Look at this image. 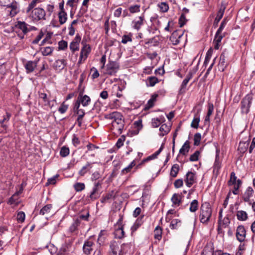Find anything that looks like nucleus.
Wrapping results in <instances>:
<instances>
[{
  "label": "nucleus",
  "mask_w": 255,
  "mask_h": 255,
  "mask_svg": "<svg viewBox=\"0 0 255 255\" xmlns=\"http://www.w3.org/2000/svg\"><path fill=\"white\" fill-rule=\"evenodd\" d=\"M40 50L43 56H46L50 55L52 53L54 50V48L50 46H47L43 48H41Z\"/></svg>",
  "instance_id": "obj_29"
},
{
  "label": "nucleus",
  "mask_w": 255,
  "mask_h": 255,
  "mask_svg": "<svg viewBox=\"0 0 255 255\" xmlns=\"http://www.w3.org/2000/svg\"><path fill=\"white\" fill-rule=\"evenodd\" d=\"M200 152L198 150L196 151L193 154H192L189 160L190 161H196L198 160L199 155Z\"/></svg>",
  "instance_id": "obj_59"
},
{
  "label": "nucleus",
  "mask_w": 255,
  "mask_h": 255,
  "mask_svg": "<svg viewBox=\"0 0 255 255\" xmlns=\"http://www.w3.org/2000/svg\"><path fill=\"white\" fill-rule=\"evenodd\" d=\"M230 223V220L229 217H225L223 220H221V225H218V230H219L220 229V227L222 226L224 228L227 227Z\"/></svg>",
  "instance_id": "obj_46"
},
{
  "label": "nucleus",
  "mask_w": 255,
  "mask_h": 255,
  "mask_svg": "<svg viewBox=\"0 0 255 255\" xmlns=\"http://www.w3.org/2000/svg\"><path fill=\"white\" fill-rule=\"evenodd\" d=\"M237 217L238 220L245 221L247 220L248 216L246 211L240 210L237 211Z\"/></svg>",
  "instance_id": "obj_26"
},
{
  "label": "nucleus",
  "mask_w": 255,
  "mask_h": 255,
  "mask_svg": "<svg viewBox=\"0 0 255 255\" xmlns=\"http://www.w3.org/2000/svg\"><path fill=\"white\" fill-rule=\"evenodd\" d=\"M128 10L131 13L138 12L140 11V5L138 4L130 5L128 7Z\"/></svg>",
  "instance_id": "obj_48"
},
{
  "label": "nucleus",
  "mask_w": 255,
  "mask_h": 255,
  "mask_svg": "<svg viewBox=\"0 0 255 255\" xmlns=\"http://www.w3.org/2000/svg\"><path fill=\"white\" fill-rule=\"evenodd\" d=\"M125 140V136L124 135L121 136L118 140L116 146L118 149L122 147L124 144V142Z\"/></svg>",
  "instance_id": "obj_56"
},
{
  "label": "nucleus",
  "mask_w": 255,
  "mask_h": 255,
  "mask_svg": "<svg viewBox=\"0 0 255 255\" xmlns=\"http://www.w3.org/2000/svg\"><path fill=\"white\" fill-rule=\"evenodd\" d=\"M200 121V116L199 114H196L194 115V117L192 120V123L191 124V127L194 128H198L199 127V124Z\"/></svg>",
  "instance_id": "obj_32"
},
{
  "label": "nucleus",
  "mask_w": 255,
  "mask_h": 255,
  "mask_svg": "<svg viewBox=\"0 0 255 255\" xmlns=\"http://www.w3.org/2000/svg\"><path fill=\"white\" fill-rule=\"evenodd\" d=\"M18 193L16 192L11 197L9 198L7 201L9 205L17 204L18 202Z\"/></svg>",
  "instance_id": "obj_33"
},
{
  "label": "nucleus",
  "mask_w": 255,
  "mask_h": 255,
  "mask_svg": "<svg viewBox=\"0 0 255 255\" xmlns=\"http://www.w3.org/2000/svg\"><path fill=\"white\" fill-rule=\"evenodd\" d=\"M38 61H28L26 63L24 67L27 73L32 72L37 67Z\"/></svg>",
  "instance_id": "obj_18"
},
{
  "label": "nucleus",
  "mask_w": 255,
  "mask_h": 255,
  "mask_svg": "<svg viewBox=\"0 0 255 255\" xmlns=\"http://www.w3.org/2000/svg\"><path fill=\"white\" fill-rule=\"evenodd\" d=\"M171 200L173 204L175 205H178L179 206L181 202V197L180 195L174 193L172 195Z\"/></svg>",
  "instance_id": "obj_40"
},
{
  "label": "nucleus",
  "mask_w": 255,
  "mask_h": 255,
  "mask_svg": "<svg viewBox=\"0 0 255 255\" xmlns=\"http://www.w3.org/2000/svg\"><path fill=\"white\" fill-rule=\"evenodd\" d=\"M67 42L64 40H61L58 42V48L59 50H65L67 48Z\"/></svg>",
  "instance_id": "obj_61"
},
{
  "label": "nucleus",
  "mask_w": 255,
  "mask_h": 255,
  "mask_svg": "<svg viewBox=\"0 0 255 255\" xmlns=\"http://www.w3.org/2000/svg\"><path fill=\"white\" fill-rule=\"evenodd\" d=\"M164 118L160 117L157 118H154L152 119V126L153 128H157L159 125L163 122V119Z\"/></svg>",
  "instance_id": "obj_43"
},
{
  "label": "nucleus",
  "mask_w": 255,
  "mask_h": 255,
  "mask_svg": "<svg viewBox=\"0 0 255 255\" xmlns=\"http://www.w3.org/2000/svg\"><path fill=\"white\" fill-rule=\"evenodd\" d=\"M186 19L184 13H182L179 19V24L182 27L186 23Z\"/></svg>",
  "instance_id": "obj_62"
},
{
  "label": "nucleus",
  "mask_w": 255,
  "mask_h": 255,
  "mask_svg": "<svg viewBox=\"0 0 255 255\" xmlns=\"http://www.w3.org/2000/svg\"><path fill=\"white\" fill-rule=\"evenodd\" d=\"M28 25L24 21H18L15 24V27L21 30L23 35H25L30 31V29H28L27 27Z\"/></svg>",
  "instance_id": "obj_17"
},
{
  "label": "nucleus",
  "mask_w": 255,
  "mask_h": 255,
  "mask_svg": "<svg viewBox=\"0 0 255 255\" xmlns=\"http://www.w3.org/2000/svg\"><path fill=\"white\" fill-rule=\"evenodd\" d=\"M68 108V105H65L64 102H63L58 109V111L61 114L65 113Z\"/></svg>",
  "instance_id": "obj_60"
},
{
  "label": "nucleus",
  "mask_w": 255,
  "mask_h": 255,
  "mask_svg": "<svg viewBox=\"0 0 255 255\" xmlns=\"http://www.w3.org/2000/svg\"><path fill=\"white\" fill-rule=\"evenodd\" d=\"M158 6L159 7L161 11L165 12L169 9L168 4L165 2H162L158 4Z\"/></svg>",
  "instance_id": "obj_47"
},
{
  "label": "nucleus",
  "mask_w": 255,
  "mask_h": 255,
  "mask_svg": "<svg viewBox=\"0 0 255 255\" xmlns=\"http://www.w3.org/2000/svg\"><path fill=\"white\" fill-rule=\"evenodd\" d=\"M192 74L191 72H189L181 84L180 88L178 92L179 94H182L183 93H185L186 86L188 83L189 82V80L192 78Z\"/></svg>",
  "instance_id": "obj_15"
},
{
  "label": "nucleus",
  "mask_w": 255,
  "mask_h": 255,
  "mask_svg": "<svg viewBox=\"0 0 255 255\" xmlns=\"http://www.w3.org/2000/svg\"><path fill=\"white\" fill-rule=\"evenodd\" d=\"M189 143L190 142L188 140H186L184 142V144L179 150L180 154H181L183 155H186V154L189 152L190 148Z\"/></svg>",
  "instance_id": "obj_22"
},
{
  "label": "nucleus",
  "mask_w": 255,
  "mask_h": 255,
  "mask_svg": "<svg viewBox=\"0 0 255 255\" xmlns=\"http://www.w3.org/2000/svg\"><path fill=\"white\" fill-rule=\"evenodd\" d=\"M145 20L144 13H142L141 15L135 17L131 22V27L132 28L138 31L141 27L143 25Z\"/></svg>",
  "instance_id": "obj_6"
},
{
  "label": "nucleus",
  "mask_w": 255,
  "mask_h": 255,
  "mask_svg": "<svg viewBox=\"0 0 255 255\" xmlns=\"http://www.w3.org/2000/svg\"><path fill=\"white\" fill-rule=\"evenodd\" d=\"M158 43V36H154L151 38H148L145 40V44L146 45L156 46Z\"/></svg>",
  "instance_id": "obj_27"
},
{
  "label": "nucleus",
  "mask_w": 255,
  "mask_h": 255,
  "mask_svg": "<svg viewBox=\"0 0 255 255\" xmlns=\"http://www.w3.org/2000/svg\"><path fill=\"white\" fill-rule=\"evenodd\" d=\"M52 206L51 204H47L44 206L39 212V214L41 215H44L49 214L51 210Z\"/></svg>",
  "instance_id": "obj_37"
},
{
  "label": "nucleus",
  "mask_w": 255,
  "mask_h": 255,
  "mask_svg": "<svg viewBox=\"0 0 255 255\" xmlns=\"http://www.w3.org/2000/svg\"><path fill=\"white\" fill-rule=\"evenodd\" d=\"M107 234V232L106 230H103L101 231L98 239V242L100 245L104 244Z\"/></svg>",
  "instance_id": "obj_34"
},
{
  "label": "nucleus",
  "mask_w": 255,
  "mask_h": 255,
  "mask_svg": "<svg viewBox=\"0 0 255 255\" xmlns=\"http://www.w3.org/2000/svg\"><path fill=\"white\" fill-rule=\"evenodd\" d=\"M79 44L75 43V42H71L70 44V49L73 52H74L76 51L79 50Z\"/></svg>",
  "instance_id": "obj_63"
},
{
  "label": "nucleus",
  "mask_w": 255,
  "mask_h": 255,
  "mask_svg": "<svg viewBox=\"0 0 255 255\" xmlns=\"http://www.w3.org/2000/svg\"><path fill=\"white\" fill-rule=\"evenodd\" d=\"M228 65L226 53L223 52L220 56V60L218 64V68L220 71H224Z\"/></svg>",
  "instance_id": "obj_14"
},
{
  "label": "nucleus",
  "mask_w": 255,
  "mask_h": 255,
  "mask_svg": "<svg viewBox=\"0 0 255 255\" xmlns=\"http://www.w3.org/2000/svg\"><path fill=\"white\" fill-rule=\"evenodd\" d=\"M29 17L33 22H37L40 20L46 19L45 10L41 7H36L30 11Z\"/></svg>",
  "instance_id": "obj_3"
},
{
  "label": "nucleus",
  "mask_w": 255,
  "mask_h": 255,
  "mask_svg": "<svg viewBox=\"0 0 255 255\" xmlns=\"http://www.w3.org/2000/svg\"><path fill=\"white\" fill-rule=\"evenodd\" d=\"M59 177L58 174H56L51 178H48L47 181L46 183V185L48 186L49 185H54L56 183V179Z\"/></svg>",
  "instance_id": "obj_51"
},
{
  "label": "nucleus",
  "mask_w": 255,
  "mask_h": 255,
  "mask_svg": "<svg viewBox=\"0 0 255 255\" xmlns=\"http://www.w3.org/2000/svg\"><path fill=\"white\" fill-rule=\"evenodd\" d=\"M160 133L159 136H163L164 135L167 134L170 131L169 127L166 124L162 125L159 128Z\"/></svg>",
  "instance_id": "obj_28"
},
{
  "label": "nucleus",
  "mask_w": 255,
  "mask_h": 255,
  "mask_svg": "<svg viewBox=\"0 0 255 255\" xmlns=\"http://www.w3.org/2000/svg\"><path fill=\"white\" fill-rule=\"evenodd\" d=\"M201 139V134L199 132L195 133L194 136V145L198 146L200 144Z\"/></svg>",
  "instance_id": "obj_49"
},
{
  "label": "nucleus",
  "mask_w": 255,
  "mask_h": 255,
  "mask_svg": "<svg viewBox=\"0 0 255 255\" xmlns=\"http://www.w3.org/2000/svg\"><path fill=\"white\" fill-rule=\"evenodd\" d=\"M72 252V242L68 241L62 245L60 249L58 254L60 255H67Z\"/></svg>",
  "instance_id": "obj_7"
},
{
  "label": "nucleus",
  "mask_w": 255,
  "mask_h": 255,
  "mask_svg": "<svg viewBox=\"0 0 255 255\" xmlns=\"http://www.w3.org/2000/svg\"><path fill=\"white\" fill-rule=\"evenodd\" d=\"M75 190L77 192H80L85 188V184L83 183L78 182L74 185Z\"/></svg>",
  "instance_id": "obj_55"
},
{
  "label": "nucleus",
  "mask_w": 255,
  "mask_h": 255,
  "mask_svg": "<svg viewBox=\"0 0 255 255\" xmlns=\"http://www.w3.org/2000/svg\"><path fill=\"white\" fill-rule=\"evenodd\" d=\"M180 222V221L178 219H175L172 220L170 225V228L171 229H176L177 228L178 223Z\"/></svg>",
  "instance_id": "obj_64"
},
{
  "label": "nucleus",
  "mask_w": 255,
  "mask_h": 255,
  "mask_svg": "<svg viewBox=\"0 0 255 255\" xmlns=\"http://www.w3.org/2000/svg\"><path fill=\"white\" fill-rule=\"evenodd\" d=\"M157 97V94H153L151 96V98L148 101L147 104H146L145 106V109H149L150 108L153 107L154 104V102L156 101Z\"/></svg>",
  "instance_id": "obj_23"
},
{
  "label": "nucleus",
  "mask_w": 255,
  "mask_h": 255,
  "mask_svg": "<svg viewBox=\"0 0 255 255\" xmlns=\"http://www.w3.org/2000/svg\"><path fill=\"white\" fill-rule=\"evenodd\" d=\"M226 8V3L224 2H222L220 7L217 12V16L215 18L213 23V25L214 27H216L218 25L219 21L222 18Z\"/></svg>",
  "instance_id": "obj_8"
},
{
  "label": "nucleus",
  "mask_w": 255,
  "mask_h": 255,
  "mask_svg": "<svg viewBox=\"0 0 255 255\" xmlns=\"http://www.w3.org/2000/svg\"><path fill=\"white\" fill-rule=\"evenodd\" d=\"M91 163L87 162V163L79 171V174L81 176H84L91 168Z\"/></svg>",
  "instance_id": "obj_38"
},
{
  "label": "nucleus",
  "mask_w": 255,
  "mask_h": 255,
  "mask_svg": "<svg viewBox=\"0 0 255 255\" xmlns=\"http://www.w3.org/2000/svg\"><path fill=\"white\" fill-rule=\"evenodd\" d=\"M89 216V213L88 212H87L85 215H79L78 218H77L76 219L78 220L81 223L82 221H88Z\"/></svg>",
  "instance_id": "obj_52"
},
{
  "label": "nucleus",
  "mask_w": 255,
  "mask_h": 255,
  "mask_svg": "<svg viewBox=\"0 0 255 255\" xmlns=\"http://www.w3.org/2000/svg\"><path fill=\"white\" fill-rule=\"evenodd\" d=\"M81 223L78 220L75 219L74 220L73 223L69 227V230L71 233H73L78 229V227L81 225Z\"/></svg>",
  "instance_id": "obj_31"
},
{
  "label": "nucleus",
  "mask_w": 255,
  "mask_h": 255,
  "mask_svg": "<svg viewBox=\"0 0 255 255\" xmlns=\"http://www.w3.org/2000/svg\"><path fill=\"white\" fill-rule=\"evenodd\" d=\"M124 120L122 115L119 112H113V133L119 135L122 132L124 127Z\"/></svg>",
  "instance_id": "obj_2"
},
{
  "label": "nucleus",
  "mask_w": 255,
  "mask_h": 255,
  "mask_svg": "<svg viewBox=\"0 0 255 255\" xmlns=\"http://www.w3.org/2000/svg\"><path fill=\"white\" fill-rule=\"evenodd\" d=\"M214 170H218L221 168V163L219 159V155L217 153L216 159L214 164Z\"/></svg>",
  "instance_id": "obj_53"
},
{
  "label": "nucleus",
  "mask_w": 255,
  "mask_h": 255,
  "mask_svg": "<svg viewBox=\"0 0 255 255\" xmlns=\"http://www.w3.org/2000/svg\"><path fill=\"white\" fill-rule=\"evenodd\" d=\"M226 24L227 18H225L221 22V24L216 32H218V33H222V31L223 30Z\"/></svg>",
  "instance_id": "obj_54"
},
{
  "label": "nucleus",
  "mask_w": 255,
  "mask_h": 255,
  "mask_svg": "<svg viewBox=\"0 0 255 255\" xmlns=\"http://www.w3.org/2000/svg\"><path fill=\"white\" fill-rule=\"evenodd\" d=\"M199 202L197 200H193L190 204L189 211L191 212H195L198 209Z\"/></svg>",
  "instance_id": "obj_36"
},
{
  "label": "nucleus",
  "mask_w": 255,
  "mask_h": 255,
  "mask_svg": "<svg viewBox=\"0 0 255 255\" xmlns=\"http://www.w3.org/2000/svg\"><path fill=\"white\" fill-rule=\"evenodd\" d=\"M195 180V175L191 171H188L186 174L185 180L186 185L187 187H190L193 184Z\"/></svg>",
  "instance_id": "obj_16"
},
{
  "label": "nucleus",
  "mask_w": 255,
  "mask_h": 255,
  "mask_svg": "<svg viewBox=\"0 0 255 255\" xmlns=\"http://www.w3.org/2000/svg\"><path fill=\"white\" fill-rule=\"evenodd\" d=\"M59 21L61 25L64 24L67 20V14L66 11H59L58 14Z\"/></svg>",
  "instance_id": "obj_25"
},
{
  "label": "nucleus",
  "mask_w": 255,
  "mask_h": 255,
  "mask_svg": "<svg viewBox=\"0 0 255 255\" xmlns=\"http://www.w3.org/2000/svg\"><path fill=\"white\" fill-rule=\"evenodd\" d=\"M82 44H83L84 46L81 50L80 54V59L81 60L83 59L84 60H85L91 52V47L89 45H87L84 43V40L82 41Z\"/></svg>",
  "instance_id": "obj_11"
},
{
  "label": "nucleus",
  "mask_w": 255,
  "mask_h": 255,
  "mask_svg": "<svg viewBox=\"0 0 255 255\" xmlns=\"http://www.w3.org/2000/svg\"><path fill=\"white\" fill-rule=\"evenodd\" d=\"M236 237L237 240L240 242H243L245 241L246 236V231L244 226H239L236 231Z\"/></svg>",
  "instance_id": "obj_9"
},
{
  "label": "nucleus",
  "mask_w": 255,
  "mask_h": 255,
  "mask_svg": "<svg viewBox=\"0 0 255 255\" xmlns=\"http://www.w3.org/2000/svg\"><path fill=\"white\" fill-rule=\"evenodd\" d=\"M253 100V94H247L241 102V109L242 114H248Z\"/></svg>",
  "instance_id": "obj_4"
},
{
  "label": "nucleus",
  "mask_w": 255,
  "mask_h": 255,
  "mask_svg": "<svg viewBox=\"0 0 255 255\" xmlns=\"http://www.w3.org/2000/svg\"><path fill=\"white\" fill-rule=\"evenodd\" d=\"M158 82V80L156 77L151 76L148 77L146 80V85L147 86L153 87Z\"/></svg>",
  "instance_id": "obj_30"
},
{
  "label": "nucleus",
  "mask_w": 255,
  "mask_h": 255,
  "mask_svg": "<svg viewBox=\"0 0 255 255\" xmlns=\"http://www.w3.org/2000/svg\"><path fill=\"white\" fill-rule=\"evenodd\" d=\"M212 211L211 205L209 202L202 203L199 211L200 222L203 224L207 225L211 220Z\"/></svg>",
  "instance_id": "obj_1"
},
{
  "label": "nucleus",
  "mask_w": 255,
  "mask_h": 255,
  "mask_svg": "<svg viewBox=\"0 0 255 255\" xmlns=\"http://www.w3.org/2000/svg\"><path fill=\"white\" fill-rule=\"evenodd\" d=\"M144 217V215H142L137 218L132 226L131 227V230L132 232H134L137 230V229L142 224V220Z\"/></svg>",
  "instance_id": "obj_24"
},
{
  "label": "nucleus",
  "mask_w": 255,
  "mask_h": 255,
  "mask_svg": "<svg viewBox=\"0 0 255 255\" xmlns=\"http://www.w3.org/2000/svg\"><path fill=\"white\" fill-rule=\"evenodd\" d=\"M162 229L159 226H157L154 231V236L155 239L160 240L162 237Z\"/></svg>",
  "instance_id": "obj_39"
},
{
  "label": "nucleus",
  "mask_w": 255,
  "mask_h": 255,
  "mask_svg": "<svg viewBox=\"0 0 255 255\" xmlns=\"http://www.w3.org/2000/svg\"><path fill=\"white\" fill-rule=\"evenodd\" d=\"M237 177L236 176V174L234 172H231L230 174V178L228 181V184L229 186H232L233 184H235L237 182Z\"/></svg>",
  "instance_id": "obj_44"
},
{
  "label": "nucleus",
  "mask_w": 255,
  "mask_h": 255,
  "mask_svg": "<svg viewBox=\"0 0 255 255\" xmlns=\"http://www.w3.org/2000/svg\"><path fill=\"white\" fill-rule=\"evenodd\" d=\"M225 36V33H218V32H216L214 39L213 40V43H214V48L215 49H219L220 44Z\"/></svg>",
  "instance_id": "obj_19"
},
{
  "label": "nucleus",
  "mask_w": 255,
  "mask_h": 255,
  "mask_svg": "<svg viewBox=\"0 0 255 255\" xmlns=\"http://www.w3.org/2000/svg\"><path fill=\"white\" fill-rule=\"evenodd\" d=\"M25 215L23 212H19L17 215V220L18 222L22 223L25 220Z\"/></svg>",
  "instance_id": "obj_58"
},
{
  "label": "nucleus",
  "mask_w": 255,
  "mask_h": 255,
  "mask_svg": "<svg viewBox=\"0 0 255 255\" xmlns=\"http://www.w3.org/2000/svg\"><path fill=\"white\" fill-rule=\"evenodd\" d=\"M95 244L92 241L87 240L84 243L83 246V251L84 254L89 255L91 254V252L93 251V247Z\"/></svg>",
  "instance_id": "obj_10"
},
{
  "label": "nucleus",
  "mask_w": 255,
  "mask_h": 255,
  "mask_svg": "<svg viewBox=\"0 0 255 255\" xmlns=\"http://www.w3.org/2000/svg\"><path fill=\"white\" fill-rule=\"evenodd\" d=\"M79 100L80 101L82 105L84 107H85L89 105V102H90L91 99L89 96L85 95L81 97L80 99H79Z\"/></svg>",
  "instance_id": "obj_45"
},
{
  "label": "nucleus",
  "mask_w": 255,
  "mask_h": 255,
  "mask_svg": "<svg viewBox=\"0 0 255 255\" xmlns=\"http://www.w3.org/2000/svg\"><path fill=\"white\" fill-rule=\"evenodd\" d=\"M123 218L120 217L115 225L114 235L115 238L122 239L124 237V231L122 225Z\"/></svg>",
  "instance_id": "obj_5"
},
{
  "label": "nucleus",
  "mask_w": 255,
  "mask_h": 255,
  "mask_svg": "<svg viewBox=\"0 0 255 255\" xmlns=\"http://www.w3.org/2000/svg\"><path fill=\"white\" fill-rule=\"evenodd\" d=\"M42 2L40 0H32L29 3L28 6L26 9V13L29 12L32 9L35 8V6L38 3Z\"/></svg>",
  "instance_id": "obj_41"
},
{
  "label": "nucleus",
  "mask_w": 255,
  "mask_h": 255,
  "mask_svg": "<svg viewBox=\"0 0 255 255\" xmlns=\"http://www.w3.org/2000/svg\"><path fill=\"white\" fill-rule=\"evenodd\" d=\"M4 0H0V5L2 6H6L8 8H11V11H10V14L11 16H14L17 13V4L15 1H13L9 4H4L3 1Z\"/></svg>",
  "instance_id": "obj_12"
},
{
  "label": "nucleus",
  "mask_w": 255,
  "mask_h": 255,
  "mask_svg": "<svg viewBox=\"0 0 255 255\" xmlns=\"http://www.w3.org/2000/svg\"><path fill=\"white\" fill-rule=\"evenodd\" d=\"M66 65V61L64 59L56 60L53 64V68L56 70L61 71Z\"/></svg>",
  "instance_id": "obj_20"
},
{
  "label": "nucleus",
  "mask_w": 255,
  "mask_h": 255,
  "mask_svg": "<svg viewBox=\"0 0 255 255\" xmlns=\"http://www.w3.org/2000/svg\"><path fill=\"white\" fill-rule=\"evenodd\" d=\"M69 149L66 146H63L60 151V155L63 157L68 156L69 154Z\"/></svg>",
  "instance_id": "obj_50"
},
{
  "label": "nucleus",
  "mask_w": 255,
  "mask_h": 255,
  "mask_svg": "<svg viewBox=\"0 0 255 255\" xmlns=\"http://www.w3.org/2000/svg\"><path fill=\"white\" fill-rule=\"evenodd\" d=\"M182 36V34L178 36V38H177V31H174L170 37V40L172 42L173 45H177L179 43V38Z\"/></svg>",
  "instance_id": "obj_35"
},
{
  "label": "nucleus",
  "mask_w": 255,
  "mask_h": 255,
  "mask_svg": "<svg viewBox=\"0 0 255 255\" xmlns=\"http://www.w3.org/2000/svg\"><path fill=\"white\" fill-rule=\"evenodd\" d=\"M254 191L252 187H248L243 195L242 198L245 202L252 204L250 198L253 196Z\"/></svg>",
  "instance_id": "obj_13"
},
{
  "label": "nucleus",
  "mask_w": 255,
  "mask_h": 255,
  "mask_svg": "<svg viewBox=\"0 0 255 255\" xmlns=\"http://www.w3.org/2000/svg\"><path fill=\"white\" fill-rule=\"evenodd\" d=\"M179 170V166L177 164H174L171 169L170 176L173 177H176Z\"/></svg>",
  "instance_id": "obj_42"
},
{
  "label": "nucleus",
  "mask_w": 255,
  "mask_h": 255,
  "mask_svg": "<svg viewBox=\"0 0 255 255\" xmlns=\"http://www.w3.org/2000/svg\"><path fill=\"white\" fill-rule=\"evenodd\" d=\"M80 0H68L66 2V6L70 7L72 9L76 5Z\"/></svg>",
  "instance_id": "obj_57"
},
{
  "label": "nucleus",
  "mask_w": 255,
  "mask_h": 255,
  "mask_svg": "<svg viewBox=\"0 0 255 255\" xmlns=\"http://www.w3.org/2000/svg\"><path fill=\"white\" fill-rule=\"evenodd\" d=\"M99 186H100V184L99 182L95 183L92 191L90 195V198L92 200L96 199L99 197V194L98 193V187Z\"/></svg>",
  "instance_id": "obj_21"
}]
</instances>
